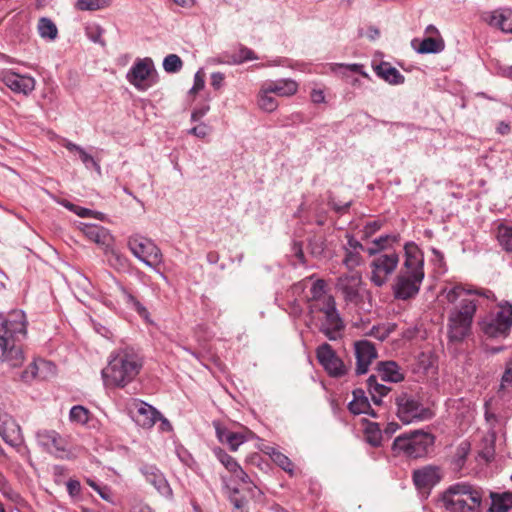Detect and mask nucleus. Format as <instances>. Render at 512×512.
<instances>
[{
	"mask_svg": "<svg viewBox=\"0 0 512 512\" xmlns=\"http://www.w3.org/2000/svg\"><path fill=\"white\" fill-rule=\"evenodd\" d=\"M477 294L487 299H493L494 293L487 289L470 290L461 284L445 286L442 288L439 298L445 300L454 307L448 316V336L451 341H462L471 331L477 305L469 296Z\"/></svg>",
	"mask_w": 512,
	"mask_h": 512,
	"instance_id": "1",
	"label": "nucleus"
},
{
	"mask_svg": "<svg viewBox=\"0 0 512 512\" xmlns=\"http://www.w3.org/2000/svg\"><path fill=\"white\" fill-rule=\"evenodd\" d=\"M326 283L322 279L314 281L307 297L309 322L330 341L342 337L345 325L336 307L334 297L326 293Z\"/></svg>",
	"mask_w": 512,
	"mask_h": 512,
	"instance_id": "2",
	"label": "nucleus"
},
{
	"mask_svg": "<svg viewBox=\"0 0 512 512\" xmlns=\"http://www.w3.org/2000/svg\"><path fill=\"white\" fill-rule=\"evenodd\" d=\"M27 337V320L22 310L0 312V361L11 368L24 362L23 342Z\"/></svg>",
	"mask_w": 512,
	"mask_h": 512,
	"instance_id": "3",
	"label": "nucleus"
},
{
	"mask_svg": "<svg viewBox=\"0 0 512 512\" xmlns=\"http://www.w3.org/2000/svg\"><path fill=\"white\" fill-rule=\"evenodd\" d=\"M143 356L132 346L119 347L114 350L101 375L106 387L123 388L131 383L143 367Z\"/></svg>",
	"mask_w": 512,
	"mask_h": 512,
	"instance_id": "4",
	"label": "nucleus"
},
{
	"mask_svg": "<svg viewBox=\"0 0 512 512\" xmlns=\"http://www.w3.org/2000/svg\"><path fill=\"white\" fill-rule=\"evenodd\" d=\"M404 251L405 270L396 276L391 290L395 299L406 301L414 298L420 290L424 279V261L423 255L414 243H406Z\"/></svg>",
	"mask_w": 512,
	"mask_h": 512,
	"instance_id": "5",
	"label": "nucleus"
},
{
	"mask_svg": "<svg viewBox=\"0 0 512 512\" xmlns=\"http://www.w3.org/2000/svg\"><path fill=\"white\" fill-rule=\"evenodd\" d=\"M482 500L481 489L467 482L449 486L440 499L445 512H481Z\"/></svg>",
	"mask_w": 512,
	"mask_h": 512,
	"instance_id": "6",
	"label": "nucleus"
},
{
	"mask_svg": "<svg viewBox=\"0 0 512 512\" xmlns=\"http://www.w3.org/2000/svg\"><path fill=\"white\" fill-rule=\"evenodd\" d=\"M346 238L347 243L343 246L345 256L342 263L350 271L361 265V251L366 252L369 256H374L384 250V234L377 236L365 245L350 234H347Z\"/></svg>",
	"mask_w": 512,
	"mask_h": 512,
	"instance_id": "7",
	"label": "nucleus"
},
{
	"mask_svg": "<svg viewBox=\"0 0 512 512\" xmlns=\"http://www.w3.org/2000/svg\"><path fill=\"white\" fill-rule=\"evenodd\" d=\"M434 436L423 431H416L411 435L398 436L392 445L396 453H403L408 457L420 458L425 456L434 444Z\"/></svg>",
	"mask_w": 512,
	"mask_h": 512,
	"instance_id": "8",
	"label": "nucleus"
},
{
	"mask_svg": "<svg viewBox=\"0 0 512 512\" xmlns=\"http://www.w3.org/2000/svg\"><path fill=\"white\" fill-rule=\"evenodd\" d=\"M131 253L146 266L155 269L162 263L160 248L149 238L139 234L131 235L127 240Z\"/></svg>",
	"mask_w": 512,
	"mask_h": 512,
	"instance_id": "9",
	"label": "nucleus"
},
{
	"mask_svg": "<svg viewBox=\"0 0 512 512\" xmlns=\"http://www.w3.org/2000/svg\"><path fill=\"white\" fill-rule=\"evenodd\" d=\"M481 330L492 338L506 337L512 327V306L505 302L499 305L498 311L480 322Z\"/></svg>",
	"mask_w": 512,
	"mask_h": 512,
	"instance_id": "10",
	"label": "nucleus"
},
{
	"mask_svg": "<svg viewBox=\"0 0 512 512\" xmlns=\"http://www.w3.org/2000/svg\"><path fill=\"white\" fill-rule=\"evenodd\" d=\"M397 416L405 423L409 424L416 420H426L432 417L430 409L424 407L419 401L406 394L396 399Z\"/></svg>",
	"mask_w": 512,
	"mask_h": 512,
	"instance_id": "11",
	"label": "nucleus"
},
{
	"mask_svg": "<svg viewBox=\"0 0 512 512\" xmlns=\"http://www.w3.org/2000/svg\"><path fill=\"white\" fill-rule=\"evenodd\" d=\"M155 72L150 58L137 59L127 72L126 79L137 90L145 91L152 86L151 77Z\"/></svg>",
	"mask_w": 512,
	"mask_h": 512,
	"instance_id": "12",
	"label": "nucleus"
},
{
	"mask_svg": "<svg viewBox=\"0 0 512 512\" xmlns=\"http://www.w3.org/2000/svg\"><path fill=\"white\" fill-rule=\"evenodd\" d=\"M336 289L347 304H358L362 300V276L359 272L345 273L338 277Z\"/></svg>",
	"mask_w": 512,
	"mask_h": 512,
	"instance_id": "13",
	"label": "nucleus"
},
{
	"mask_svg": "<svg viewBox=\"0 0 512 512\" xmlns=\"http://www.w3.org/2000/svg\"><path fill=\"white\" fill-rule=\"evenodd\" d=\"M325 72L334 74L354 88L361 86V81L356 76L357 74L370 79V75L364 70V65L358 63H330L327 64Z\"/></svg>",
	"mask_w": 512,
	"mask_h": 512,
	"instance_id": "14",
	"label": "nucleus"
},
{
	"mask_svg": "<svg viewBox=\"0 0 512 512\" xmlns=\"http://www.w3.org/2000/svg\"><path fill=\"white\" fill-rule=\"evenodd\" d=\"M316 357L330 376L341 377L346 374V366L328 343H323L317 348Z\"/></svg>",
	"mask_w": 512,
	"mask_h": 512,
	"instance_id": "15",
	"label": "nucleus"
},
{
	"mask_svg": "<svg viewBox=\"0 0 512 512\" xmlns=\"http://www.w3.org/2000/svg\"><path fill=\"white\" fill-rule=\"evenodd\" d=\"M356 358V374H366L373 360L377 358V350L374 344L368 340H360L354 344Z\"/></svg>",
	"mask_w": 512,
	"mask_h": 512,
	"instance_id": "16",
	"label": "nucleus"
},
{
	"mask_svg": "<svg viewBox=\"0 0 512 512\" xmlns=\"http://www.w3.org/2000/svg\"><path fill=\"white\" fill-rule=\"evenodd\" d=\"M0 436L12 447H19L23 444V436L20 426L8 414L0 412ZM3 449L0 447V455Z\"/></svg>",
	"mask_w": 512,
	"mask_h": 512,
	"instance_id": "17",
	"label": "nucleus"
},
{
	"mask_svg": "<svg viewBox=\"0 0 512 512\" xmlns=\"http://www.w3.org/2000/svg\"><path fill=\"white\" fill-rule=\"evenodd\" d=\"M2 82L13 92L28 95L35 89L36 81L32 76L20 75L13 71H5L1 77Z\"/></svg>",
	"mask_w": 512,
	"mask_h": 512,
	"instance_id": "18",
	"label": "nucleus"
},
{
	"mask_svg": "<svg viewBox=\"0 0 512 512\" xmlns=\"http://www.w3.org/2000/svg\"><path fill=\"white\" fill-rule=\"evenodd\" d=\"M441 479L440 470L435 466H424L413 472V482L418 490L427 491Z\"/></svg>",
	"mask_w": 512,
	"mask_h": 512,
	"instance_id": "19",
	"label": "nucleus"
},
{
	"mask_svg": "<svg viewBox=\"0 0 512 512\" xmlns=\"http://www.w3.org/2000/svg\"><path fill=\"white\" fill-rule=\"evenodd\" d=\"M37 442L50 453L58 454L66 451V441L54 430H39L36 434Z\"/></svg>",
	"mask_w": 512,
	"mask_h": 512,
	"instance_id": "20",
	"label": "nucleus"
},
{
	"mask_svg": "<svg viewBox=\"0 0 512 512\" xmlns=\"http://www.w3.org/2000/svg\"><path fill=\"white\" fill-rule=\"evenodd\" d=\"M133 405L136 409L134 419L139 426L151 428L158 419H161V414L153 406L138 400H135Z\"/></svg>",
	"mask_w": 512,
	"mask_h": 512,
	"instance_id": "21",
	"label": "nucleus"
},
{
	"mask_svg": "<svg viewBox=\"0 0 512 512\" xmlns=\"http://www.w3.org/2000/svg\"><path fill=\"white\" fill-rule=\"evenodd\" d=\"M80 230L92 242L107 248L112 243V235L109 230L103 226L91 223H81Z\"/></svg>",
	"mask_w": 512,
	"mask_h": 512,
	"instance_id": "22",
	"label": "nucleus"
},
{
	"mask_svg": "<svg viewBox=\"0 0 512 512\" xmlns=\"http://www.w3.org/2000/svg\"><path fill=\"white\" fill-rule=\"evenodd\" d=\"M141 472L145 476L146 480L152 484L162 496H172V489L157 467L154 465H144L141 468Z\"/></svg>",
	"mask_w": 512,
	"mask_h": 512,
	"instance_id": "23",
	"label": "nucleus"
},
{
	"mask_svg": "<svg viewBox=\"0 0 512 512\" xmlns=\"http://www.w3.org/2000/svg\"><path fill=\"white\" fill-rule=\"evenodd\" d=\"M213 424L218 440L223 444H227L232 451H236L241 444L246 442L247 438L244 433L231 431L219 422H214Z\"/></svg>",
	"mask_w": 512,
	"mask_h": 512,
	"instance_id": "24",
	"label": "nucleus"
},
{
	"mask_svg": "<svg viewBox=\"0 0 512 512\" xmlns=\"http://www.w3.org/2000/svg\"><path fill=\"white\" fill-rule=\"evenodd\" d=\"M263 85L266 87V90L280 97L293 96L297 93L299 88L298 83L289 78L268 80L264 82Z\"/></svg>",
	"mask_w": 512,
	"mask_h": 512,
	"instance_id": "25",
	"label": "nucleus"
},
{
	"mask_svg": "<svg viewBox=\"0 0 512 512\" xmlns=\"http://www.w3.org/2000/svg\"><path fill=\"white\" fill-rule=\"evenodd\" d=\"M348 408L350 412L355 415L369 414L372 417H376V413L371 408L368 399L362 389H356L353 391V400L349 402Z\"/></svg>",
	"mask_w": 512,
	"mask_h": 512,
	"instance_id": "26",
	"label": "nucleus"
},
{
	"mask_svg": "<svg viewBox=\"0 0 512 512\" xmlns=\"http://www.w3.org/2000/svg\"><path fill=\"white\" fill-rule=\"evenodd\" d=\"M489 25L499 28L504 33H512V9L494 11L488 20Z\"/></svg>",
	"mask_w": 512,
	"mask_h": 512,
	"instance_id": "27",
	"label": "nucleus"
},
{
	"mask_svg": "<svg viewBox=\"0 0 512 512\" xmlns=\"http://www.w3.org/2000/svg\"><path fill=\"white\" fill-rule=\"evenodd\" d=\"M417 40L412 41V46L417 53L420 54H431L439 53L444 50V41L442 38L427 37L419 41L416 45Z\"/></svg>",
	"mask_w": 512,
	"mask_h": 512,
	"instance_id": "28",
	"label": "nucleus"
},
{
	"mask_svg": "<svg viewBox=\"0 0 512 512\" xmlns=\"http://www.w3.org/2000/svg\"><path fill=\"white\" fill-rule=\"evenodd\" d=\"M258 107L268 113L275 111L278 108L277 99L272 96V93L266 90V87L262 84L257 95Z\"/></svg>",
	"mask_w": 512,
	"mask_h": 512,
	"instance_id": "29",
	"label": "nucleus"
},
{
	"mask_svg": "<svg viewBox=\"0 0 512 512\" xmlns=\"http://www.w3.org/2000/svg\"><path fill=\"white\" fill-rule=\"evenodd\" d=\"M37 30L41 38L49 41H54L58 36V29L55 23L47 17L39 19Z\"/></svg>",
	"mask_w": 512,
	"mask_h": 512,
	"instance_id": "30",
	"label": "nucleus"
},
{
	"mask_svg": "<svg viewBox=\"0 0 512 512\" xmlns=\"http://www.w3.org/2000/svg\"><path fill=\"white\" fill-rule=\"evenodd\" d=\"M512 508V493L505 492L492 496L491 512H508Z\"/></svg>",
	"mask_w": 512,
	"mask_h": 512,
	"instance_id": "31",
	"label": "nucleus"
},
{
	"mask_svg": "<svg viewBox=\"0 0 512 512\" xmlns=\"http://www.w3.org/2000/svg\"><path fill=\"white\" fill-rule=\"evenodd\" d=\"M368 391L373 403L377 406L382 405V398L384 396V385L377 382V378L371 375L368 380Z\"/></svg>",
	"mask_w": 512,
	"mask_h": 512,
	"instance_id": "32",
	"label": "nucleus"
},
{
	"mask_svg": "<svg viewBox=\"0 0 512 512\" xmlns=\"http://www.w3.org/2000/svg\"><path fill=\"white\" fill-rule=\"evenodd\" d=\"M268 454L276 465H278L281 469L290 475L293 474L294 465L286 455L275 448H271Z\"/></svg>",
	"mask_w": 512,
	"mask_h": 512,
	"instance_id": "33",
	"label": "nucleus"
},
{
	"mask_svg": "<svg viewBox=\"0 0 512 512\" xmlns=\"http://www.w3.org/2000/svg\"><path fill=\"white\" fill-rule=\"evenodd\" d=\"M371 281L376 286H382L384 284V256L376 258L371 263Z\"/></svg>",
	"mask_w": 512,
	"mask_h": 512,
	"instance_id": "34",
	"label": "nucleus"
},
{
	"mask_svg": "<svg viewBox=\"0 0 512 512\" xmlns=\"http://www.w3.org/2000/svg\"><path fill=\"white\" fill-rule=\"evenodd\" d=\"M496 437L493 433H487L482 440L480 456L486 461H491L494 458Z\"/></svg>",
	"mask_w": 512,
	"mask_h": 512,
	"instance_id": "35",
	"label": "nucleus"
},
{
	"mask_svg": "<svg viewBox=\"0 0 512 512\" xmlns=\"http://www.w3.org/2000/svg\"><path fill=\"white\" fill-rule=\"evenodd\" d=\"M113 0H77L76 8L81 11H96L107 8Z\"/></svg>",
	"mask_w": 512,
	"mask_h": 512,
	"instance_id": "36",
	"label": "nucleus"
},
{
	"mask_svg": "<svg viewBox=\"0 0 512 512\" xmlns=\"http://www.w3.org/2000/svg\"><path fill=\"white\" fill-rule=\"evenodd\" d=\"M365 437L372 446H379L382 441V432L378 423L368 422L365 428Z\"/></svg>",
	"mask_w": 512,
	"mask_h": 512,
	"instance_id": "37",
	"label": "nucleus"
},
{
	"mask_svg": "<svg viewBox=\"0 0 512 512\" xmlns=\"http://www.w3.org/2000/svg\"><path fill=\"white\" fill-rule=\"evenodd\" d=\"M230 56V60L228 61L229 65H238L245 61L257 59L255 53L245 46H240L237 52L231 54Z\"/></svg>",
	"mask_w": 512,
	"mask_h": 512,
	"instance_id": "38",
	"label": "nucleus"
},
{
	"mask_svg": "<svg viewBox=\"0 0 512 512\" xmlns=\"http://www.w3.org/2000/svg\"><path fill=\"white\" fill-rule=\"evenodd\" d=\"M69 419L73 423L85 425L90 419V412L82 405H75L70 409Z\"/></svg>",
	"mask_w": 512,
	"mask_h": 512,
	"instance_id": "39",
	"label": "nucleus"
},
{
	"mask_svg": "<svg viewBox=\"0 0 512 512\" xmlns=\"http://www.w3.org/2000/svg\"><path fill=\"white\" fill-rule=\"evenodd\" d=\"M485 421L488 426L487 433H493L495 436H497L498 430L503 425V418L496 415L494 412L490 411L488 408V405H485Z\"/></svg>",
	"mask_w": 512,
	"mask_h": 512,
	"instance_id": "40",
	"label": "nucleus"
},
{
	"mask_svg": "<svg viewBox=\"0 0 512 512\" xmlns=\"http://www.w3.org/2000/svg\"><path fill=\"white\" fill-rule=\"evenodd\" d=\"M404 380V372L394 361H386V382L398 383Z\"/></svg>",
	"mask_w": 512,
	"mask_h": 512,
	"instance_id": "41",
	"label": "nucleus"
},
{
	"mask_svg": "<svg viewBox=\"0 0 512 512\" xmlns=\"http://www.w3.org/2000/svg\"><path fill=\"white\" fill-rule=\"evenodd\" d=\"M500 245L508 252H512V227L500 225L497 234Z\"/></svg>",
	"mask_w": 512,
	"mask_h": 512,
	"instance_id": "42",
	"label": "nucleus"
},
{
	"mask_svg": "<svg viewBox=\"0 0 512 512\" xmlns=\"http://www.w3.org/2000/svg\"><path fill=\"white\" fill-rule=\"evenodd\" d=\"M125 303L134 308L141 316L147 314L146 308L123 286H119Z\"/></svg>",
	"mask_w": 512,
	"mask_h": 512,
	"instance_id": "43",
	"label": "nucleus"
},
{
	"mask_svg": "<svg viewBox=\"0 0 512 512\" xmlns=\"http://www.w3.org/2000/svg\"><path fill=\"white\" fill-rule=\"evenodd\" d=\"M213 453L215 457L219 460V462L229 472H231L238 465L237 461L220 447L214 448Z\"/></svg>",
	"mask_w": 512,
	"mask_h": 512,
	"instance_id": "44",
	"label": "nucleus"
},
{
	"mask_svg": "<svg viewBox=\"0 0 512 512\" xmlns=\"http://www.w3.org/2000/svg\"><path fill=\"white\" fill-rule=\"evenodd\" d=\"M183 62L176 54H169L163 60V68L168 73H176L182 69Z\"/></svg>",
	"mask_w": 512,
	"mask_h": 512,
	"instance_id": "45",
	"label": "nucleus"
},
{
	"mask_svg": "<svg viewBox=\"0 0 512 512\" xmlns=\"http://www.w3.org/2000/svg\"><path fill=\"white\" fill-rule=\"evenodd\" d=\"M40 366L43 367H51L52 364L47 361L41 360L39 363L33 362L31 363L21 374L22 380L28 382L34 379L37 375L38 369Z\"/></svg>",
	"mask_w": 512,
	"mask_h": 512,
	"instance_id": "46",
	"label": "nucleus"
},
{
	"mask_svg": "<svg viewBox=\"0 0 512 512\" xmlns=\"http://www.w3.org/2000/svg\"><path fill=\"white\" fill-rule=\"evenodd\" d=\"M405 82V77L395 67L386 63V83L391 85H401Z\"/></svg>",
	"mask_w": 512,
	"mask_h": 512,
	"instance_id": "47",
	"label": "nucleus"
},
{
	"mask_svg": "<svg viewBox=\"0 0 512 512\" xmlns=\"http://www.w3.org/2000/svg\"><path fill=\"white\" fill-rule=\"evenodd\" d=\"M309 249L313 256L319 257L325 251V240L322 237H313L309 240Z\"/></svg>",
	"mask_w": 512,
	"mask_h": 512,
	"instance_id": "48",
	"label": "nucleus"
},
{
	"mask_svg": "<svg viewBox=\"0 0 512 512\" xmlns=\"http://www.w3.org/2000/svg\"><path fill=\"white\" fill-rule=\"evenodd\" d=\"M79 157L82 161V163L85 165V167L87 169H90V168H94L95 171L98 173V174H101V166L99 165V163L90 155L88 154L85 150H81L80 151V154H79Z\"/></svg>",
	"mask_w": 512,
	"mask_h": 512,
	"instance_id": "49",
	"label": "nucleus"
},
{
	"mask_svg": "<svg viewBox=\"0 0 512 512\" xmlns=\"http://www.w3.org/2000/svg\"><path fill=\"white\" fill-rule=\"evenodd\" d=\"M103 32L104 31L100 26L95 25V26L87 28L86 33H87L88 38L92 42L101 44L102 46H105V41L102 38Z\"/></svg>",
	"mask_w": 512,
	"mask_h": 512,
	"instance_id": "50",
	"label": "nucleus"
},
{
	"mask_svg": "<svg viewBox=\"0 0 512 512\" xmlns=\"http://www.w3.org/2000/svg\"><path fill=\"white\" fill-rule=\"evenodd\" d=\"M211 127L206 123L201 122L195 127L188 130V134L194 135L197 138L204 139L211 133Z\"/></svg>",
	"mask_w": 512,
	"mask_h": 512,
	"instance_id": "51",
	"label": "nucleus"
},
{
	"mask_svg": "<svg viewBox=\"0 0 512 512\" xmlns=\"http://www.w3.org/2000/svg\"><path fill=\"white\" fill-rule=\"evenodd\" d=\"M311 279H312V277H308V278H305V279H303V280H301V281H299V282L295 283V284L290 288V290H289V293L291 294V296H292L293 298H297V299H298L299 297H301V296L304 294V292H305V290H306V288H307V286H308V282H309Z\"/></svg>",
	"mask_w": 512,
	"mask_h": 512,
	"instance_id": "52",
	"label": "nucleus"
},
{
	"mask_svg": "<svg viewBox=\"0 0 512 512\" xmlns=\"http://www.w3.org/2000/svg\"><path fill=\"white\" fill-rule=\"evenodd\" d=\"M205 85V74L203 69L198 70L194 75V84L189 90V94L195 95L204 88Z\"/></svg>",
	"mask_w": 512,
	"mask_h": 512,
	"instance_id": "53",
	"label": "nucleus"
},
{
	"mask_svg": "<svg viewBox=\"0 0 512 512\" xmlns=\"http://www.w3.org/2000/svg\"><path fill=\"white\" fill-rule=\"evenodd\" d=\"M371 66L375 71L376 75L384 79V61L382 60V54L376 53L372 59Z\"/></svg>",
	"mask_w": 512,
	"mask_h": 512,
	"instance_id": "54",
	"label": "nucleus"
},
{
	"mask_svg": "<svg viewBox=\"0 0 512 512\" xmlns=\"http://www.w3.org/2000/svg\"><path fill=\"white\" fill-rule=\"evenodd\" d=\"M512 383V354L505 362V370L501 378V387Z\"/></svg>",
	"mask_w": 512,
	"mask_h": 512,
	"instance_id": "55",
	"label": "nucleus"
},
{
	"mask_svg": "<svg viewBox=\"0 0 512 512\" xmlns=\"http://www.w3.org/2000/svg\"><path fill=\"white\" fill-rule=\"evenodd\" d=\"M399 257L395 252H388L386 247V274L391 273L398 265Z\"/></svg>",
	"mask_w": 512,
	"mask_h": 512,
	"instance_id": "56",
	"label": "nucleus"
},
{
	"mask_svg": "<svg viewBox=\"0 0 512 512\" xmlns=\"http://www.w3.org/2000/svg\"><path fill=\"white\" fill-rule=\"evenodd\" d=\"M381 228V223L378 221H371L368 222L364 229H363V235L365 239L371 238L379 229Z\"/></svg>",
	"mask_w": 512,
	"mask_h": 512,
	"instance_id": "57",
	"label": "nucleus"
},
{
	"mask_svg": "<svg viewBox=\"0 0 512 512\" xmlns=\"http://www.w3.org/2000/svg\"><path fill=\"white\" fill-rule=\"evenodd\" d=\"M75 214L80 216V217H95L97 219H102L103 218V213H101V212H94V211H92L90 209H87V208H84V207H80V206H77Z\"/></svg>",
	"mask_w": 512,
	"mask_h": 512,
	"instance_id": "58",
	"label": "nucleus"
},
{
	"mask_svg": "<svg viewBox=\"0 0 512 512\" xmlns=\"http://www.w3.org/2000/svg\"><path fill=\"white\" fill-rule=\"evenodd\" d=\"M230 473L234 476L235 479L241 481L242 483L250 482L249 476L239 464Z\"/></svg>",
	"mask_w": 512,
	"mask_h": 512,
	"instance_id": "59",
	"label": "nucleus"
},
{
	"mask_svg": "<svg viewBox=\"0 0 512 512\" xmlns=\"http://www.w3.org/2000/svg\"><path fill=\"white\" fill-rule=\"evenodd\" d=\"M224 79H225V76H224L223 73H221V72H213L211 74V82H210V84H211V86L215 90H219L223 86Z\"/></svg>",
	"mask_w": 512,
	"mask_h": 512,
	"instance_id": "60",
	"label": "nucleus"
},
{
	"mask_svg": "<svg viewBox=\"0 0 512 512\" xmlns=\"http://www.w3.org/2000/svg\"><path fill=\"white\" fill-rule=\"evenodd\" d=\"M210 107L209 105H203L199 108H196L191 113V121L192 122H198L203 118L207 112L209 111Z\"/></svg>",
	"mask_w": 512,
	"mask_h": 512,
	"instance_id": "61",
	"label": "nucleus"
},
{
	"mask_svg": "<svg viewBox=\"0 0 512 512\" xmlns=\"http://www.w3.org/2000/svg\"><path fill=\"white\" fill-rule=\"evenodd\" d=\"M310 99L314 104H321L326 101L324 91L317 88L311 90Z\"/></svg>",
	"mask_w": 512,
	"mask_h": 512,
	"instance_id": "62",
	"label": "nucleus"
},
{
	"mask_svg": "<svg viewBox=\"0 0 512 512\" xmlns=\"http://www.w3.org/2000/svg\"><path fill=\"white\" fill-rule=\"evenodd\" d=\"M230 502L232 503L236 512H247L245 509L247 502L243 498L230 496Z\"/></svg>",
	"mask_w": 512,
	"mask_h": 512,
	"instance_id": "63",
	"label": "nucleus"
},
{
	"mask_svg": "<svg viewBox=\"0 0 512 512\" xmlns=\"http://www.w3.org/2000/svg\"><path fill=\"white\" fill-rule=\"evenodd\" d=\"M66 486H67L68 493L71 496H75V495H78L80 493L81 486H80V482L79 481L70 479L67 482Z\"/></svg>",
	"mask_w": 512,
	"mask_h": 512,
	"instance_id": "64",
	"label": "nucleus"
}]
</instances>
